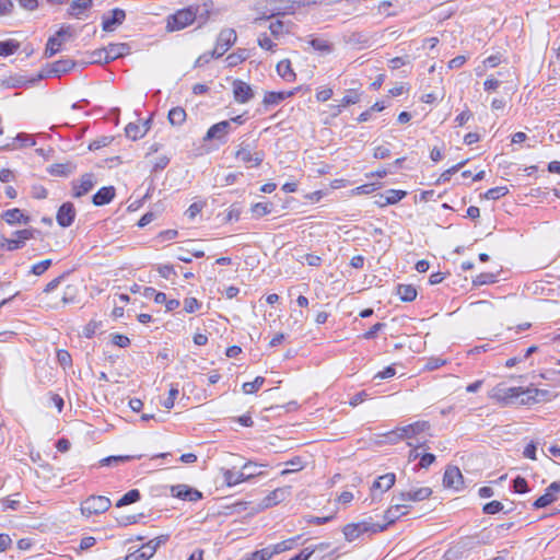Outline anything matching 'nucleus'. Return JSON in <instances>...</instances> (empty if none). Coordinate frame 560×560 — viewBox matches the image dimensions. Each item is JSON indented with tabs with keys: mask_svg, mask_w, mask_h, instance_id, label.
<instances>
[{
	"mask_svg": "<svg viewBox=\"0 0 560 560\" xmlns=\"http://www.w3.org/2000/svg\"><path fill=\"white\" fill-rule=\"evenodd\" d=\"M208 16L209 9L207 8V4L196 8L189 7L168 15L165 28L167 32H177L191 25L195 21H199L200 24H203L208 20Z\"/></svg>",
	"mask_w": 560,
	"mask_h": 560,
	"instance_id": "f257e3e1",
	"label": "nucleus"
},
{
	"mask_svg": "<svg viewBox=\"0 0 560 560\" xmlns=\"http://www.w3.org/2000/svg\"><path fill=\"white\" fill-rule=\"evenodd\" d=\"M386 529V525L363 521L359 523L348 524L342 528L345 539L349 542L358 539L363 534H376Z\"/></svg>",
	"mask_w": 560,
	"mask_h": 560,
	"instance_id": "f03ea898",
	"label": "nucleus"
},
{
	"mask_svg": "<svg viewBox=\"0 0 560 560\" xmlns=\"http://www.w3.org/2000/svg\"><path fill=\"white\" fill-rule=\"evenodd\" d=\"M530 393V389H524L522 387H508L503 384H499L491 390L490 397L500 402L512 404L522 395H528V399H534V396L529 395Z\"/></svg>",
	"mask_w": 560,
	"mask_h": 560,
	"instance_id": "7ed1b4c3",
	"label": "nucleus"
},
{
	"mask_svg": "<svg viewBox=\"0 0 560 560\" xmlns=\"http://www.w3.org/2000/svg\"><path fill=\"white\" fill-rule=\"evenodd\" d=\"M110 500L104 495H91L81 503V513L84 516L101 514L110 508Z\"/></svg>",
	"mask_w": 560,
	"mask_h": 560,
	"instance_id": "20e7f679",
	"label": "nucleus"
},
{
	"mask_svg": "<svg viewBox=\"0 0 560 560\" xmlns=\"http://www.w3.org/2000/svg\"><path fill=\"white\" fill-rule=\"evenodd\" d=\"M167 538L168 536L162 535L151 539L137 551L127 555L125 560H148L152 558L158 548L167 541Z\"/></svg>",
	"mask_w": 560,
	"mask_h": 560,
	"instance_id": "39448f33",
	"label": "nucleus"
},
{
	"mask_svg": "<svg viewBox=\"0 0 560 560\" xmlns=\"http://www.w3.org/2000/svg\"><path fill=\"white\" fill-rule=\"evenodd\" d=\"M430 429V423L428 421H416L413 423L399 427L393 431V434L396 435L400 440H408L412 442L413 440L419 441L418 436Z\"/></svg>",
	"mask_w": 560,
	"mask_h": 560,
	"instance_id": "423d86ee",
	"label": "nucleus"
},
{
	"mask_svg": "<svg viewBox=\"0 0 560 560\" xmlns=\"http://www.w3.org/2000/svg\"><path fill=\"white\" fill-rule=\"evenodd\" d=\"M39 233L34 229H24L13 233L11 238L3 237L0 242V247L5 250H16L22 248L26 241L34 238L35 234Z\"/></svg>",
	"mask_w": 560,
	"mask_h": 560,
	"instance_id": "0eeeda50",
	"label": "nucleus"
},
{
	"mask_svg": "<svg viewBox=\"0 0 560 560\" xmlns=\"http://www.w3.org/2000/svg\"><path fill=\"white\" fill-rule=\"evenodd\" d=\"M235 158L246 164L248 167H257L264 161L265 154L262 151H253L249 143H241Z\"/></svg>",
	"mask_w": 560,
	"mask_h": 560,
	"instance_id": "6e6552de",
	"label": "nucleus"
},
{
	"mask_svg": "<svg viewBox=\"0 0 560 560\" xmlns=\"http://www.w3.org/2000/svg\"><path fill=\"white\" fill-rule=\"evenodd\" d=\"M431 494H432L431 488L421 487V488H417V489L401 491L398 494H395L393 497V501H399V502L409 504L408 502L423 501V500L430 498Z\"/></svg>",
	"mask_w": 560,
	"mask_h": 560,
	"instance_id": "1a4fd4ad",
	"label": "nucleus"
},
{
	"mask_svg": "<svg viewBox=\"0 0 560 560\" xmlns=\"http://www.w3.org/2000/svg\"><path fill=\"white\" fill-rule=\"evenodd\" d=\"M70 37V26L61 27L54 36L49 37L45 49L46 57H52L56 55L61 49V46L67 40V38Z\"/></svg>",
	"mask_w": 560,
	"mask_h": 560,
	"instance_id": "9d476101",
	"label": "nucleus"
},
{
	"mask_svg": "<svg viewBox=\"0 0 560 560\" xmlns=\"http://www.w3.org/2000/svg\"><path fill=\"white\" fill-rule=\"evenodd\" d=\"M237 35L233 28H224L222 30L217 38L215 46L213 48L214 54L221 57L223 56L230 47L236 42Z\"/></svg>",
	"mask_w": 560,
	"mask_h": 560,
	"instance_id": "9b49d317",
	"label": "nucleus"
},
{
	"mask_svg": "<svg viewBox=\"0 0 560 560\" xmlns=\"http://www.w3.org/2000/svg\"><path fill=\"white\" fill-rule=\"evenodd\" d=\"M233 96L235 102L240 104L248 103L252 98H254V91L249 84L242 80H234L232 83Z\"/></svg>",
	"mask_w": 560,
	"mask_h": 560,
	"instance_id": "f8f14e48",
	"label": "nucleus"
},
{
	"mask_svg": "<svg viewBox=\"0 0 560 560\" xmlns=\"http://www.w3.org/2000/svg\"><path fill=\"white\" fill-rule=\"evenodd\" d=\"M127 50L128 46L126 44H110L104 50L96 52L97 59H95V61L104 60L105 62H109L124 56Z\"/></svg>",
	"mask_w": 560,
	"mask_h": 560,
	"instance_id": "ddd939ff",
	"label": "nucleus"
},
{
	"mask_svg": "<svg viewBox=\"0 0 560 560\" xmlns=\"http://www.w3.org/2000/svg\"><path fill=\"white\" fill-rule=\"evenodd\" d=\"M223 480L228 487L236 486L243 481L249 480L255 476H259L261 472L256 471H234L232 469H222Z\"/></svg>",
	"mask_w": 560,
	"mask_h": 560,
	"instance_id": "4468645a",
	"label": "nucleus"
},
{
	"mask_svg": "<svg viewBox=\"0 0 560 560\" xmlns=\"http://www.w3.org/2000/svg\"><path fill=\"white\" fill-rule=\"evenodd\" d=\"M171 494L180 500L190 502L198 501L202 498V494L197 489H192L187 485H176L171 487Z\"/></svg>",
	"mask_w": 560,
	"mask_h": 560,
	"instance_id": "2eb2a0df",
	"label": "nucleus"
},
{
	"mask_svg": "<svg viewBox=\"0 0 560 560\" xmlns=\"http://www.w3.org/2000/svg\"><path fill=\"white\" fill-rule=\"evenodd\" d=\"M410 508V504L392 500V505L386 510L384 514V518L386 520L384 525L387 527L389 524H393L400 516L406 515Z\"/></svg>",
	"mask_w": 560,
	"mask_h": 560,
	"instance_id": "dca6fc26",
	"label": "nucleus"
},
{
	"mask_svg": "<svg viewBox=\"0 0 560 560\" xmlns=\"http://www.w3.org/2000/svg\"><path fill=\"white\" fill-rule=\"evenodd\" d=\"M300 7H301V4L295 1H278V2H275V5L272 7V10H271V14L269 16L259 18V19H256L255 21L259 22L261 20H268L275 15L293 14V13H295L296 9Z\"/></svg>",
	"mask_w": 560,
	"mask_h": 560,
	"instance_id": "f3484780",
	"label": "nucleus"
},
{
	"mask_svg": "<svg viewBox=\"0 0 560 560\" xmlns=\"http://www.w3.org/2000/svg\"><path fill=\"white\" fill-rule=\"evenodd\" d=\"M396 481V476L393 472L385 474L383 476H380L372 485L371 488V497L372 500L376 499V491L380 490L381 492H385L389 490Z\"/></svg>",
	"mask_w": 560,
	"mask_h": 560,
	"instance_id": "a211bd4d",
	"label": "nucleus"
},
{
	"mask_svg": "<svg viewBox=\"0 0 560 560\" xmlns=\"http://www.w3.org/2000/svg\"><path fill=\"white\" fill-rule=\"evenodd\" d=\"M290 495V487L278 488L271 491L268 495H266L261 501V506L264 509L271 508L282 501H284Z\"/></svg>",
	"mask_w": 560,
	"mask_h": 560,
	"instance_id": "6ab92c4d",
	"label": "nucleus"
},
{
	"mask_svg": "<svg viewBox=\"0 0 560 560\" xmlns=\"http://www.w3.org/2000/svg\"><path fill=\"white\" fill-rule=\"evenodd\" d=\"M75 209L72 203L65 202L57 212V222L62 228H68L73 223Z\"/></svg>",
	"mask_w": 560,
	"mask_h": 560,
	"instance_id": "aec40b11",
	"label": "nucleus"
},
{
	"mask_svg": "<svg viewBox=\"0 0 560 560\" xmlns=\"http://www.w3.org/2000/svg\"><path fill=\"white\" fill-rule=\"evenodd\" d=\"M443 483L446 488L459 490L463 486V475L457 467H448L443 477Z\"/></svg>",
	"mask_w": 560,
	"mask_h": 560,
	"instance_id": "412c9836",
	"label": "nucleus"
},
{
	"mask_svg": "<svg viewBox=\"0 0 560 560\" xmlns=\"http://www.w3.org/2000/svg\"><path fill=\"white\" fill-rule=\"evenodd\" d=\"M230 129H231V121L223 120L218 124H214L213 126H211L208 129V131L205 136V140L206 141H209L212 139L222 140L229 133Z\"/></svg>",
	"mask_w": 560,
	"mask_h": 560,
	"instance_id": "4be33fe9",
	"label": "nucleus"
},
{
	"mask_svg": "<svg viewBox=\"0 0 560 560\" xmlns=\"http://www.w3.org/2000/svg\"><path fill=\"white\" fill-rule=\"evenodd\" d=\"M126 18V13L121 9H114L110 12V16H104L103 18V30L105 32H112L115 30L117 25H120Z\"/></svg>",
	"mask_w": 560,
	"mask_h": 560,
	"instance_id": "5701e85b",
	"label": "nucleus"
},
{
	"mask_svg": "<svg viewBox=\"0 0 560 560\" xmlns=\"http://www.w3.org/2000/svg\"><path fill=\"white\" fill-rule=\"evenodd\" d=\"M3 220L10 224H27L30 222V217L26 215L21 209L14 208L9 209L2 214Z\"/></svg>",
	"mask_w": 560,
	"mask_h": 560,
	"instance_id": "b1692460",
	"label": "nucleus"
},
{
	"mask_svg": "<svg viewBox=\"0 0 560 560\" xmlns=\"http://www.w3.org/2000/svg\"><path fill=\"white\" fill-rule=\"evenodd\" d=\"M75 66L71 59H61L52 62L47 70V75L60 77L63 73L69 72Z\"/></svg>",
	"mask_w": 560,
	"mask_h": 560,
	"instance_id": "393cba45",
	"label": "nucleus"
},
{
	"mask_svg": "<svg viewBox=\"0 0 560 560\" xmlns=\"http://www.w3.org/2000/svg\"><path fill=\"white\" fill-rule=\"evenodd\" d=\"M95 185V179L93 174H84L78 185H74V197H82L90 192Z\"/></svg>",
	"mask_w": 560,
	"mask_h": 560,
	"instance_id": "a878e982",
	"label": "nucleus"
},
{
	"mask_svg": "<svg viewBox=\"0 0 560 560\" xmlns=\"http://www.w3.org/2000/svg\"><path fill=\"white\" fill-rule=\"evenodd\" d=\"M115 196L114 187H103L93 196V203L95 206H104L112 201Z\"/></svg>",
	"mask_w": 560,
	"mask_h": 560,
	"instance_id": "bb28decb",
	"label": "nucleus"
},
{
	"mask_svg": "<svg viewBox=\"0 0 560 560\" xmlns=\"http://www.w3.org/2000/svg\"><path fill=\"white\" fill-rule=\"evenodd\" d=\"M92 0H74L70 4L69 14L80 19L92 7Z\"/></svg>",
	"mask_w": 560,
	"mask_h": 560,
	"instance_id": "cd10ccee",
	"label": "nucleus"
},
{
	"mask_svg": "<svg viewBox=\"0 0 560 560\" xmlns=\"http://www.w3.org/2000/svg\"><path fill=\"white\" fill-rule=\"evenodd\" d=\"M291 95H293V92H267L264 97V104L267 106L278 105Z\"/></svg>",
	"mask_w": 560,
	"mask_h": 560,
	"instance_id": "c85d7f7f",
	"label": "nucleus"
},
{
	"mask_svg": "<svg viewBox=\"0 0 560 560\" xmlns=\"http://www.w3.org/2000/svg\"><path fill=\"white\" fill-rule=\"evenodd\" d=\"M277 72L282 79H284L289 82H291L295 79V73L293 72L291 62L288 59H284V60H281L280 62H278Z\"/></svg>",
	"mask_w": 560,
	"mask_h": 560,
	"instance_id": "c756f323",
	"label": "nucleus"
},
{
	"mask_svg": "<svg viewBox=\"0 0 560 560\" xmlns=\"http://www.w3.org/2000/svg\"><path fill=\"white\" fill-rule=\"evenodd\" d=\"M397 294L404 302H411L417 298V290L411 284H399L397 287Z\"/></svg>",
	"mask_w": 560,
	"mask_h": 560,
	"instance_id": "7c9ffc66",
	"label": "nucleus"
},
{
	"mask_svg": "<svg viewBox=\"0 0 560 560\" xmlns=\"http://www.w3.org/2000/svg\"><path fill=\"white\" fill-rule=\"evenodd\" d=\"M126 136L132 140L142 138L148 132V127L130 122L125 128Z\"/></svg>",
	"mask_w": 560,
	"mask_h": 560,
	"instance_id": "2f4dec72",
	"label": "nucleus"
},
{
	"mask_svg": "<svg viewBox=\"0 0 560 560\" xmlns=\"http://www.w3.org/2000/svg\"><path fill=\"white\" fill-rule=\"evenodd\" d=\"M248 57H249V52L247 49H237L236 51L230 54L225 60H226L229 67H235V66L242 63Z\"/></svg>",
	"mask_w": 560,
	"mask_h": 560,
	"instance_id": "473e14b6",
	"label": "nucleus"
},
{
	"mask_svg": "<svg viewBox=\"0 0 560 560\" xmlns=\"http://www.w3.org/2000/svg\"><path fill=\"white\" fill-rule=\"evenodd\" d=\"M296 540H298V537L290 538V539L280 541V542H278L276 545L269 546L267 548L269 549L271 556L273 557L275 555H278V553H281L283 551L292 549V547H293V545L295 544Z\"/></svg>",
	"mask_w": 560,
	"mask_h": 560,
	"instance_id": "72a5a7b5",
	"label": "nucleus"
},
{
	"mask_svg": "<svg viewBox=\"0 0 560 560\" xmlns=\"http://www.w3.org/2000/svg\"><path fill=\"white\" fill-rule=\"evenodd\" d=\"M186 120V112L182 107H174L168 112V121L173 126H180Z\"/></svg>",
	"mask_w": 560,
	"mask_h": 560,
	"instance_id": "f704fd0d",
	"label": "nucleus"
},
{
	"mask_svg": "<svg viewBox=\"0 0 560 560\" xmlns=\"http://www.w3.org/2000/svg\"><path fill=\"white\" fill-rule=\"evenodd\" d=\"M140 500V492L137 489H132L125 493L116 503L117 508H121Z\"/></svg>",
	"mask_w": 560,
	"mask_h": 560,
	"instance_id": "c9c22d12",
	"label": "nucleus"
},
{
	"mask_svg": "<svg viewBox=\"0 0 560 560\" xmlns=\"http://www.w3.org/2000/svg\"><path fill=\"white\" fill-rule=\"evenodd\" d=\"M556 500H557V497L552 492H550L549 489L547 488L545 494L540 495L534 502V508L535 509L546 508L547 505L551 504Z\"/></svg>",
	"mask_w": 560,
	"mask_h": 560,
	"instance_id": "e433bc0d",
	"label": "nucleus"
},
{
	"mask_svg": "<svg viewBox=\"0 0 560 560\" xmlns=\"http://www.w3.org/2000/svg\"><path fill=\"white\" fill-rule=\"evenodd\" d=\"M20 47V44L14 40L0 42V56L7 57L14 54Z\"/></svg>",
	"mask_w": 560,
	"mask_h": 560,
	"instance_id": "4c0bfd02",
	"label": "nucleus"
},
{
	"mask_svg": "<svg viewBox=\"0 0 560 560\" xmlns=\"http://www.w3.org/2000/svg\"><path fill=\"white\" fill-rule=\"evenodd\" d=\"M264 383L265 378L257 376L253 382L244 383L242 388L245 394H254L262 386Z\"/></svg>",
	"mask_w": 560,
	"mask_h": 560,
	"instance_id": "58836bf2",
	"label": "nucleus"
},
{
	"mask_svg": "<svg viewBox=\"0 0 560 560\" xmlns=\"http://www.w3.org/2000/svg\"><path fill=\"white\" fill-rule=\"evenodd\" d=\"M310 44L315 50L322 51L324 54H329L332 50L331 44L325 39L313 38L311 39Z\"/></svg>",
	"mask_w": 560,
	"mask_h": 560,
	"instance_id": "ea45409f",
	"label": "nucleus"
},
{
	"mask_svg": "<svg viewBox=\"0 0 560 560\" xmlns=\"http://www.w3.org/2000/svg\"><path fill=\"white\" fill-rule=\"evenodd\" d=\"M508 192H509V189L505 186L494 187V188L487 190L485 192L483 197L489 200H497V199L505 196Z\"/></svg>",
	"mask_w": 560,
	"mask_h": 560,
	"instance_id": "a19ab883",
	"label": "nucleus"
},
{
	"mask_svg": "<svg viewBox=\"0 0 560 560\" xmlns=\"http://www.w3.org/2000/svg\"><path fill=\"white\" fill-rule=\"evenodd\" d=\"M57 361L63 368V370L72 366L71 354L65 349H59L57 351Z\"/></svg>",
	"mask_w": 560,
	"mask_h": 560,
	"instance_id": "79ce46f5",
	"label": "nucleus"
},
{
	"mask_svg": "<svg viewBox=\"0 0 560 560\" xmlns=\"http://www.w3.org/2000/svg\"><path fill=\"white\" fill-rule=\"evenodd\" d=\"M467 161H462L459 162L458 164L447 168L446 171H444L441 176L439 177V183H445V182H448L452 177V175H454L455 173H457L465 164H466Z\"/></svg>",
	"mask_w": 560,
	"mask_h": 560,
	"instance_id": "37998d69",
	"label": "nucleus"
},
{
	"mask_svg": "<svg viewBox=\"0 0 560 560\" xmlns=\"http://www.w3.org/2000/svg\"><path fill=\"white\" fill-rule=\"evenodd\" d=\"M406 196V191L398 189H388L385 191L386 200L388 205H394L400 201Z\"/></svg>",
	"mask_w": 560,
	"mask_h": 560,
	"instance_id": "c03bdc74",
	"label": "nucleus"
},
{
	"mask_svg": "<svg viewBox=\"0 0 560 560\" xmlns=\"http://www.w3.org/2000/svg\"><path fill=\"white\" fill-rule=\"evenodd\" d=\"M287 465L289 466V468L283 469L281 471L282 476L289 475L291 472L300 471L304 467L303 466V462H302V459L300 457H295V458L289 460L287 463Z\"/></svg>",
	"mask_w": 560,
	"mask_h": 560,
	"instance_id": "a18cd8bd",
	"label": "nucleus"
},
{
	"mask_svg": "<svg viewBox=\"0 0 560 560\" xmlns=\"http://www.w3.org/2000/svg\"><path fill=\"white\" fill-rule=\"evenodd\" d=\"M133 458V456H108L100 460L101 466H112L117 465L119 463L127 462L129 459Z\"/></svg>",
	"mask_w": 560,
	"mask_h": 560,
	"instance_id": "49530a36",
	"label": "nucleus"
},
{
	"mask_svg": "<svg viewBox=\"0 0 560 560\" xmlns=\"http://www.w3.org/2000/svg\"><path fill=\"white\" fill-rule=\"evenodd\" d=\"M51 259L42 260L33 265L31 272L35 276H40L51 266Z\"/></svg>",
	"mask_w": 560,
	"mask_h": 560,
	"instance_id": "de8ad7c7",
	"label": "nucleus"
},
{
	"mask_svg": "<svg viewBox=\"0 0 560 560\" xmlns=\"http://www.w3.org/2000/svg\"><path fill=\"white\" fill-rule=\"evenodd\" d=\"M271 558L272 556L269 549L266 547L264 549L250 553L245 560H269Z\"/></svg>",
	"mask_w": 560,
	"mask_h": 560,
	"instance_id": "09e8293b",
	"label": "nucleus"
},
{
	"mask_svg": "<svg viewBox=\"0 0 560 560\" xmlns=\"http://www.w3.org/2000/svg\"><path fill=\"white\" fill-rule=\"evenodd\" d=\"M201 307V303L195 298L184 300V310L186 313H194Z\"/></svg>",
	"mask_w": 560,
	"mask_h": 560,
	"instance_id": "8fccbe9b",
	"label": "nucleus"
},
{
	"mask_svg": "<svg viewBox=\"0 0 560 560\" xmlns=\"http://www.w3.org/2000/svg\"><path fill=\"white\" fill-rule=\"evenodd\" d=\"M408 445L412 448L409 452V460H415L417 458H420L422 454L418 452V448L425 447V442L417 441L415 442H408Z\"/></svg>",
	"mask_w": 560,
	"mask_h": 560,
	"instance_id": "3c124183",
	"label": "nucleus"
},
{
	"mask_svg": "<svg viewBox=\"0 0 560 560\" xmlns=\"http://www.w3.org/2000/svg\"><path fill=\"white\" fill-rule=\"evenodd\" d=\"M205 207V202H194L189 206V208L186 210V215L190 219V220H194L197 214H199L202 209Z\"/></svg>",
	"mask_w": 560,
	"mask_h": 560,
	"instance_id": "603ef678",
	"label": "nucleus"
},
{
	"mask_svg": "<svg viewBox=\"0 0 560 560\" xmlns=\"http://www.w3.org/2000/svg\"><path fill=\"white\" fill-rule=\"evenodd\" d=\"M252 211L257 217L266 215L270 212V205L264 203V202H258L253 206Z\"/></svg>",
	"mask_w": 560,
	"mask_h": 560,
	"instance_id": "864d4df0",
	"label": "nucleus"
},
{
	"mask_svg": "<svg viewBox=\"0 0 560 560\" xmlns=\"http://www.w3.org/2000/svg\"><path fill=\"white\" fill-rule=\"evenodd\" d=\"M258 45L262 48V49H266V50H270V51H273L275 47H276V44L266 35V34H261L259 37H258Z\"/></svg>",
	"mask_w": 560,
	"mask_h": 560,
	"instance_id": "5fc2aeb1",
	"label": "nucleus"
},
{
	"mask_svg": "<svg viewBox=\"0 0 560 560\" xmlns=\"http://www.w3.org/2000/svg\"><path fill=\"white\" fill-rule=\"evenodd\" d=\"M503 504L499 501H491L483 506V512L486 514H495L500 511H502Z\"/></svg>",
	"mask_w": 560,
	"mask_h": 560,
	"instance_id": "6e6d98bb",
	"label": "nucleus"
},
{
	"mask_svg": "<svg viewBox=\"0 0 560 560\" xmlns=\"http://www.w3.org/2000/svg\"><path fill=\"white\" fill-rule=\"evenodd\" d=\"M178 395V388L175 386H172L168 392V397L163 401V406L166 409H172L174 407V401Z\"/></svg>",
	"mask_w": 560,
	"mask_h": 560,
	"instance_id": "4d7b16f0",
	"label": "nucleus"
},
{
	"mask_svg": "<svg viewBox=\"0 0 560 560\" xmlns=\"http://www.w3.org/2000/svg\"><path fill=\"white\" fill-rule=\"evenodd\" d=\"M514 491L525 493L528 491L527 481L523 477H516L513 481Z\"/></svg>",
	"mask_w": 560,
	"mask_h": 560,
	"instance_id": "13d9d810",
	"label": "nucleus"
},
{
	"mask_svg": "<svg viewBox=\"0 0 560 560\" xmlns=\"http://www.w3.org/2000/svg\"><path fill=\"white\" fill-rule=\"evenodd\" d=\"M360 100L359 94L355 91H350L347 95H345L341 100L342 107H346L351 104L358 103Z\"/></svg>",
	"mask_w": 560,
	"mask_h": 560,
	"instance_id": "bf43d9fd",
	"label": "nucleus"
},
{
	"mask_svg": "<svg viewBox=\"0 0 560 560\" xmlns=\"http://www.w3.org/2000/svg\"><path fill=\"white\" fill-rule=\"evenodd\" d=\"M213 58H219V56H217V54H214V50L205 52L198 57V59L195 62V66L202 67L203 65L208 63Z\"/></svg>",
	"mask_w": 560,
	"mask_h": 560,
	"instance_id": "052dcab7",
	"label": "nucleus"
},
{
	"mask_svg": "<svg viewBox=\"0 0 560 560\" xmlns=\"http://www.w3.org/2000/svg\"><path fill=\"white\" fill-rule=\"evenodd\" d=\"M284 23L280 20L273 21L269 24V30L275 37L280 36L283 33Z\"/></svg>",
	"mask_w": 560,
	"mask_h": 560,
	"instance_id": "680f3d73",
	"label": "nucleus"
},
{
	"mask_svg": "<svg viewBox=\"0 0 560 560\" xmlns=\"http://www.w3.org/2000/svg\"><path fill=\"white\" fill-rule=\"evenodd\" d=\"M20 506V501L18 500H11V499H4L0 501V510L2 512L7 510H16Z\"/></svg>",
	"mask_w": 560,
	"mask_h": 560,
	"instance_id": "e2e57ef3",
	"label": "nucleus"
},
{
	"mask_svg": "<svg viewBox=\"0 0 560 560\" xmlns=\"http://www.w3.org/2000/svg\"><path fill=\"white\" fill-rule=\"evenodd\" d=\"M435 460V456L431 453H424L420 457L419 467L420 468H428L430 465H432Z\"/></svg>",
	"mask_w": 560,
	"mask_h": 560,
	"instance_id": "0e129e2a",
	"label": "nucleus"
},
{
	"mask_svg": "<svg viewBox=\"0 0 560 560\" xmlns=\"http://www.w3.org/2000/svg\"><path fill=\"white\" fill-rule=\"evenodd\" d=\"M113 343L117 347L126 348L129 346L130 340L127 336L116 334L113 335Z\"/></svg>",
	"mask_w": 560,
	"mask_h": 560,
	"instance_id": "69168bd1",
	"label": "nucleus"
},
{
	"mask_svg": "<svg viewBox=\"0 0 560 560\" xmlns=\"http://www.w3.org/2000/svg\"><path fill=\"white\" fill-rule=\"evenodd\" d=\"M16 140L21 142L22 147H32L35 144V140L31 135L20 133L16 137Z\"/></svg>",
	"mask_w": 560,
	"mask_h": 560,
	"instance_id": "338daca9",
	"label": "nucleus"
},
{
	"mask_svg": "<svg viewBox=\"0 0 560 560\" xmlns=\"http://www.w3.org/2000/svg\"><path fill=\"white\" fill-rule=\"evenodd\" d=\"M18 3L27 11H34L38 7L37 0H18Z\"/></svg>",
	"mask_w": 560,
	"mask_h": 560,
	"instance_id": "774afa93",
	"label": "nucleus"
}]
</instances>
